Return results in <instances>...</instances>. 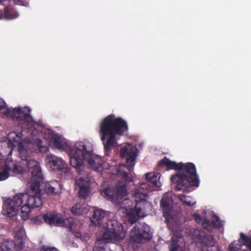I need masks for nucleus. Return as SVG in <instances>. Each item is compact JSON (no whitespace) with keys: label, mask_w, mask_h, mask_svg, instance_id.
I'll list each match as a JSON object with an SVG mask.
<instances>
[{"label":"nucleus","mask_w":251,"mask_h":251,"mask_svg":"<svg viewBox=\"0 0 251 251\" xmlns=\"http://www.w3.org/2000/svg\"><path fill=\"white\" fill-rule=\"evenodd\" d=\"M120 155L126 160L128 167L121 165L116 168L117 174L121 176L126 182L131 181L133 176L130 172L135 163L138 155V150L135 145L126 143L122 146L120 150Z\"/></svg>","instance_id":"obj_7"},{"label":"nucleus","mask_w":251,"mask_h":251,"mask_svg":"<svg viewBox=\"0 0 251 251\" xmlns=\"http://www.w3.org/2000/svg\"><path fill=\"white\" fill-rule=\"evenodd\" d=\"M152 234L150 227L146 224H139L134 226L130 233L129 248L134 250L137 249L139 245L151 239Z\"/></svg>","instance_id":"obj_10"},{"label":"nucleus","mask_w":251,"mask_h":251,"mask_svg":"<svg viewBox=\"0 0 251 251\" xmlns=\"http://www.w3.org/2000/svg\"><path fill=\"white\" fill-rule=\"evenodd\" d=\"M204 214L205 215L203 217V219L202 220V225L204 228L209 230L211 229V225H210V224L209 223V221H208V219L210 218V215H212L213 214L212 212L210 211H208V215L207 214V212H204ZM193 217H194L195 221L199 223L201 221V217L199 214H194Z\"/></svg>","instance_id":"obj_20"},{"label":"nucleus","mask_w":251,"mask_h":251,"mask_svg":"<svg viewBox=\"0 0 251 251\" xmlns=\"http://www.w3.org/2000/svg\"><path fill=\"white\" fill-rule=\"evenodd\" d=\"M41 251H58V250L55 248L43 247Z\"/></svg>","instance_id":"obj_28"},{"label":"nucleus","mask_w":251,"mask_h":251,"mask_svg":"<svg viewBox=\"0 0 251 251\" xmlns=\"http://www.w3.org/2000/svg\"><path fill=\"white\" fill-rule=\"evenodd\" d=\"M159 164L160 166H166L168 169L177 171V172L171 178L176 190L185 192L187 190L190 185L196 186L199 185V180L196 173V168L193 164L177 163L167 158H164L159 162Z\"/></svg>","instance_id":"obj_5"},{"label":"nucleus","mask_w":251,"mask_h":251,"mask_svg":"<svg viewBox=\"0 0 251 251\" xmlns=\"http://www.w3.org/2000/svg\"><path fill=\"white\" fill-rule=\"evenodd\" d=\"M177 197L183 204L187 206H192L196 202V201L192 198L183 194H179L177 196Z\"/></svg>","instance_id":"obj_24"},{"label":"nucleus","mask_w":251,"mask_h":251,"mask_svg":"<svg viewBox=\"0 0 251 251\" xmlns=\"http://www.w3.org/2000/svg\"><path fill=\"white\" fill-rule=\"evenodd\" d=\"M126 123L122 118L110 115L100 125L99 135L104 149L108 151L117 145L120 137L127 130Z\"/></svg>","instance_id":"obj_6"},{"label":"nucleus","mask_w":251,"mask_h":251,"mask_svg":"<svg viewBox=\"0 0 251 251\" xmlns=\"http://www.w3.org/2000/svg\"><path fill=\"white\" fill-rule=\"evenodd\" d=\"M60 189V185L56 181H52L46 184L45 190L48 195H52L56 192L55 190H58Z\"/></svg>","instance_id":"obj_23"},{"label":"nucleus","mask_w":251,"mask_h":251,"mask_svg":"<svg viewBox=\"0 0 251 251\" xmlns=\"http://www.w3.org/2000/svg\"><path fill=\"white\" fill-rule=\"evenodd\" d=\"M178 238L179 239V242H180V238Z\"/></svg>","instance_id":"obj_33"},{"label":"nucleus","mask_w":251,"mask_h":251,"mask_svg":"<svg viewBox=\"0 0 251 251\" xmlns=\"http://www.w3.org/2000/svg\"><path fill=\"white\" fill-rule=\"evenodd\" d=\"M44 138L49 140L50 146L58 149L67 151L69 154V151L73 147L69 148L66 140L60 135L56 134L53 131L50 129L44 130Z\"/></svg>","instance_id":"obj_13"},{"label":"nucleus","mask_w":251,"mask_h":251,"mask_svg":"<svg viewBox=\"0 0 251 251\" xmlns=\"http://www.w3.org/2000/svg\"><path fill=\"white\" fill-rule=\"evenodd\" d=\"M15 244L11 241L6 240L0 244V251H12L14 246L21 249L24 246L26 237L22 226L17 227L14 229Z\"/></svg>","instance_id":"obj_12"},{"label":"nucleus","mask_w":251,"mask_h":251,"mask_svg":"<svg viewBox=\"0 0 251 251\" xmlns=\"http://www.w3.org/2000/svg\"><path fill=\"white\" fill-rule=\"evenodd\" d=\"M217 251H223L219 249V250H217Z\"/></svg>","instance_id":"obj_31"},{"label":"nucleus","mask_w":251,"mask_h":251,"mask_svg":"<svg viewBox=\"0 0 251 251\" xmlns=\"http://www.w3.org/2000/svg\"><path fill=\"white\" fill-rule=\"evenodd\" d=\"M212 224L213 226L218 228L221 227L223 225L219 217L214 215L212 216Z\"/></svg>","instance_id":"obj_26"},{"label":"nucleus","mask_w":251,"mask_h":251,"mask_svg":"<svg viewBox=\"0 0 251 251\" xmlns=\"http://www.w3.org/2000/svg\"><path fill=\"white\" fill-rule=\"evenodd\" d=\"M105 216V212L104 210L102 209L96 210L91 219L92 224L95 226L100 225Z\"/></svg>","instance_id":"obj_21"},{"label":"nucleus","mask_w":251,"mask_h":251,"mask_svg":"<svg viewBox=\"0 0 251 251\" xmlns=\"http://www.w3.org/2000/svg\"><path fill=\"white\" fill-rule=\"evenodd\" d=\"M13 2L18 5L26 6L28 2L25 0H13Z\"/></svg>","instance_id":"obj_27"},{"label":"nucleus","mask_w":251,"mask_h":251,"mask_svg":"<svg viewBox=\"0 0 251 251\" xmlns=\"http://www.w3.org/2000/svg\"><path fill=\"white\" fill-rule=\"evenodd\" d=\"M142 190H151V188L147 183L144 182L140 184L139 188H135L132 191L135 203L128 199L123 200V198L127 194L126 186L124 184H118L115 191L108 188H104L101 191V194L114 204H120L119 212L124 213L127 220L132 224L140 217L145 216L144 208L150 205L148 201L147 195L145 193L141 192Z\"/></svg>","instance_id":"obj_1"},{"label":"nucleus","mask_w":251,"mask_h":251,"mask_svg":"<svg viewBox=\"0 0 251 251\" xmlns=\"http://www.w3.org/2000/svg\"><path fill=\"white\" fill-rule=\"evenodd\" d=\"M170 228H172L174 232V236L172 238V242L170 248V251H176L178 250V245L177 244L178 234L177 231H175L176 227L180 223H167Z\"/></svg>","instance_id":"obj_18"},{"label":"nucleus","mask_w":251,"mask_h":251,"mask_svg":"<svg viewBox=\"0 0 251 251\" xmlns=\"http://www.w3.org/2000/svg\"><path fill=\"white\" fill-rule=\"evenodd\" d=\"M241 242L251 250V237L246 236L243 233L241 234V238L230 244L228 249L229 251H238L241 247Z\"/></svg>","instance_id":"obj_17"},{"label":"nucleus","mask_w":251,"mask_h":251,"mask_svg":"<svg viewBox=\"0 0 251 251\" xmlns=\"http://www.w3.org/2000/svg\"><path fill=\"white\" fill-rule=\"evenodd\" d=\"M9 8H5L4 12L0 10V19H5L6 20H12L18 17V14H16V16H9L8 15Z\"/></svg>","instance_id":"obj_25"},{"label":"nucleus","mask_w":251,"mask_h":251,"mask_svg":"<svg viewBox=\"0 0 251 251\" xmlns=\"http://www.w3.org/2000/svg\"><path fill=\"white\" fill-rule=\"evenodd\" d=\"M92 179L87 176H78L75 181L76 187L79 190V195L83 198L87 197L90 193V183Z\"/></svg>","instance_id":"obj_15"},{"label":"nucleus","mask_w":251,"mask_h":251,"mask_svg":"<svg viewBox=\"0 0 251 251\" xmlns=\"http://www.w3.org/2000/svg\"><path fill=\"white\" fill-rule=\"evenodd\" d=\"M89 206L85 202H79L72 208V212L76 215H84L89 211Z\"/></svg>","instance_id":"obj_19"},{"label":"nucleus","mask_w":251,"mask_h":251,"mask_svg":"<svg viewBox=\"0 0 251 251\" xmlns=\"http://www.w3.org/2000/svg\"><path fill=\"white\" fill-rule=\"evenodd\" d=\"M25 130L23 129L21 132L17 134L15 132H10L7 136V142L0 141V155L2 157L10 155L12 150L17 148L19 156L23 161L25 162V164L28 168H32V165L35 167L37 171L38 177L41 176L40 171V165L39 163L32 159L33 152L38 148L39 151L45 153L48 151V148L42 145V142L39 139H32L35 143L28 140V135L25 134Z\"/></svg>","instance_id":"obj_3"},{"label":"nucleus","mask_w":251,"mask_h":251,"mask_svg":"<svg viewBox=\"0 0 251 251\" xmlns=\"http://www.w3.org/2000/svg\"><path fill=\"white\" fill-rule=\"evenodd\" d=\"M191 234L193 239H197L198 241L202 243L205 245L213 246L215 244L212 236H206L203 237L204 236L203 232L201 231L199 229L191 231Z\"/></svg>","instance_id":"obj_16"},{"label":"nucleus","mask_w":251,"mask_h":251,"mask_svg":"<svg viewBox=\"0 0 251 251\" xmlns=\"http://www.w3.org/2000/svg\"><path fill=\"white\" fill-rule=\"evenodd\" d=\"M0 111H2L7 117H11L13 120H17L19 123H26L30 128L29 134L32 136V128H35L37 125L33 121L29 115L30 109L27 107L10 109L7 108L4 100L0 99Z\"/></svg>","instance_id":"obj_9"},{"label":"nucleus","mask_w":251,"mask_h":251,"mask_svg":"<svg viewBox=\"0 0 251 251\" xmlns=\"http://www.w3.org/2000/svg\"><path fill=\"white\" fill-rule=\"evenodd\" d=\"M6 8H9V13H8V15L9 16H16V14H18V13H17V12L16 11H14L13 9H12L11 8L9 7H7Z\"/></svg>","instance_id":"obj_29"},{"label":"nucleus","mask_w":251,"mask_h":251,"mask_svg":"<svg viewBox=\"0 0 251 251\" xmlns=\"http://www.w3.org/2000/svg\"><path fill=\"white\" fill-rule=\"evenodd\" d=\"M93 146L88 141L76 142L69 151L70 164L79 173H87L88 168L99 171L103 161L100 156L93 153Z\"/></svg>","instance_id":"obj_4"},{"label":"nucleus","mask_w":251,"mask_h":251,"mask_svg":"<svg viewBox=\"0 0 251 251\" xmlns=\"http://www.w3.org/2000/svg\"><path fill=\"white\" fill-rule=\"evenodd\" d=\"M45 162L46 166L52 171H59L65 175L69 172L67 164L59 157L49 154L46 156Z\"/></svg>","instance_id":"obj_14"},{"label":"nucleus","mask_w":251,"mask_h":251,"mask_svg":"<svg viewBox=\"0 0 251 251\" xmlns=\"http://www.w3.org/2000/svg\"><path fill=\"white\" fill-rule=\"evenodd\" d=\"M45 222L50 225L60 226H66L70 229L76 238H79L82 241H86L89 238L87 234H82L77 231H75L74 220L72 218H68L65 215L55 212H49L42 216Z\"/></svg>","instance_id":"obj_8"},{"label":"nucleus","mask_w":251,"mask_h":251,"mask_svg":"<svg viewBox=\"0 0 251 251\" xmlns=\"http://www.w3.org/2000/svg\"><path fill=\"white\" fill-rule=\"evenodd\" d=\"M8 156H7V157L4 162L0 163V181L7 179L14 174H22L26 169L31 173L27 167L25 161H23V163L25 166L26 168H23L18 162L11 159Z\"/></svg>","instance_id":"obj_11"},{"label":"nucleus","mask_w":251,"mask_h":251,"mask_svg":"<svg viewBox=\"0 0 251 251\" xmlns=\"http://www.w3.org/2000/svg\"><path fill=\"white\" fill-rule=\"evenodd\" d=\"M160 175L154 173H149L146 174V178L149 182H151L156 187L161 186V182L159 181Z\"/></svg>","instance_id":"obj_22"},{"label":"nucleus","mask_w":251,"mask_h":251,"mask_svg":"<svg viewBox=\"0 0 251 251\" xmlns=\"http://www.w3.org/2000/svg\"><path fill=\"white\" fill-rule=\"evenodd\" d=\"M32 175L31 192L30 194L18 193L15 196L6 199L3 203L2 214L6 217L12 218L16 217L20 208V215L24 220L28 219L30 208L38 207L42 204L41 192L39 188V184L42 181L43 174L40 167L41 176L38 177L37 171L32 165V168H28Z\"/></svg>","instance_id":"obj_2"},{"label":"nucleus","mask_w":251,"mask_h":251,"mask_svg":"<svg viewBox=\"0 0 251 251\" xmlns=\"http://www.w3.org/2000/svg\"><path fill=\"white\" fill-rule=\"evenodd\" d=\"M111 169H113V167L112 166H111Z\"/></svg>","instance_id":"obj_32"},{"label":"nucleus","mask_w":251,"mask_h":251,"mask_svg":"<svg viewBox=\"0 0 251 251\" xmlns=\"http://www.w3.org/2000/svg\"><path fill=\"white\" fill-rule=\"evenodd\" d=\"M7 0H0V4H4V2H5Z\"/></svg>","instance_id":"obj_30"}]
</instances>
